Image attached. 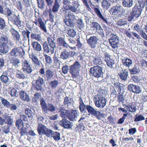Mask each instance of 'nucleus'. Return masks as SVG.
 <instances>
[{
    "label": "nucleus",
    "instance_id": "obj_30",
    "mask_svg": "<svg viewBox=\"0 0 147 147\" xmlns=\"http://www.w3.org/2000/svg\"><path fill=\"white\" fill-rule=\"evenodd\" d=\"M10 61L12 63V66L15 67L16 68H18L20 66L21 62L18 58L13 57L11 59Z\"/></svg>",
    "mask_w": 147,
    "mask_h": 147
},
{
    "label": "nucleus",
    "instance_id": "obj_39",
    "mask_svg": "<svg viewBox=\"0 0 147 147\" xmlns=\"http://www.w3.org/2000/svg\"><path fill=\"white\" fill-rule=\"evenodd\" d=\"M0 100L2 104L3 105V106L6 108L9 109V107L10 106L11 104L10 102L8 101L7 99H6L2 97H0Z\"/></svg>",
    "mask_w": 147,
    "mask_h": 147
},
{
    "label": "nucleus",
    "instance_id": "obj_55",
    "mask_svg": "<svg viewBox=\"0 0 147 147\" xmlns=\"http://www.w3.org/2000/svg\"><path fill=\"white\" fill-rule=\"evenodd\" d=\"M9 125H5L2 127V131L5 134H8L10 132V126Z\"/></svg>",
    "mask_w": 147,
    "mask_h": 147
},
{
    "label": "nucleus",
    "instance_id": "obj_1",
    "mask_svg": "<svg viewBox=\"0 0 147 147\" xmlns=\"http://www.w3.org/2000/svg\"><path fill=\"white\" fill-rule=\"evenodd\" d=\"M63 7L65 8H67L72 12L76 13L78 12V8L80 5L76 1H73L72 2L71 5L69 0H63Z\"/></svg>",
    "mask_w": 147,
    "mask_h": 147
},
{
    "label": "nucleus",
    "instance_id": "obj_46",
    "mask_svg": "<svg viewBox=\"0 0 147 147\" xmlns=\"http://www.w3.org/2000/svg\"><path fill=\"white\" fill-rule=\"evenodd\" d=\"M47 40L48 42L47 43L48 45L50 46V47H53L54 49H55L56 47V44L54 40L49 37H48L47 38Z\"/></svg>",
    "mask_w": 147,
    "mask_h": 147
},
{
    "label": "nucleus",
    "instance_id": "obj_37",
    "mask_svg": "<svg viewBox=\"0 0 147 147\" xmlns=\"http://www.w3.org/2000/svg\"><path fill=\"white\" fill-rule=\"evenodd\" d=\"M32 45L34 49L37 51H40L42 50V49L41 45L36 41L32 42Z\"/></svg>",
    "mask_w": 147,
    "mask_h": 147
},
{
    "label": "nucleus",
    "instance_id": "obj_29",
    "mask_svg": "<svg viewBox=\"0 0 147 147\" xmlns=\"http://www.w3.org/2000/svg\"><path fill=\"white\" fill-rule=\"evenodd\" d=\"M8 39L7 35L5 33H3L0 35V43L1 44H8Z\"/></svg>",
    "mask_w": 147,
    "mask_h": 147
},
{
    "label": "nucleus",
    "instance_id": "obj_40",
    "mask_svg": "<svg viewBox=\"0 0 147 147\" xmlns=\"http://www.w3.org/2000/svg\"><path fill=\"white\" fill-rule=\"evenodd\" d=\"M0 29L4 32V31H7L8 29L6 27L5 22L3 19L0 17Z\"/></svg>",
    "mask_w": 147,
    "mask_h": 147
},
{
    "label": "nucleus",
    "instance_id": "obj_28",
    "mask_svg": "<svg viewBox=\"0 0 147 147\" xmlns=\"http://www.w3.org/2000/svg\"><path fill=\"white\" fill-rule=\"evenodd\" d=\"M58 111L60 113V117L64 118H65L67 117H68L70 111L69 110L65 109L61 107L59 108Z\"/></svg>",
    "mask_w": 147,
    "mask_h": 147
},
{
    "label": "nucleus",
    "instance_id": "obj_57",
    "mask_svg": "<svg viewBox=\"0 0 147 147\" xmlns=\"http://www.w3.org/2000/svg\"><path fill=\"white\" fill-rule=\"evenodd\" d=\"M93 116H95L98 119H101L103 117V114L98 111H96Z\"/></svg>",
    "mask_w": 147,
    "mask_h": 147
},
{
    "label": "nucleus",
    "instance_id": "obj_8",
    "mask_svg": "<svg viewBox=\"0 0 147 147\" xmlns=\"http://www.w3.org/2000/svg\"><path fill=\"white\" fill-rule=\"evenodd\" d=\"M111 38L109 39V42L113 48H117L119 45V38L115 34H111Z\"/></svg>",
    "mask_w": 147,
    "mask_h": 147
},
{
    "label": "nucleus",
    "instance_id": "obj_15",
    "mask_svg": "<svg viewBox=\"0 0 147 147\" xmlns=\"http://www.w3.org/2000/svg\"><path fill=\"white\" fill-rule=\"evenodd\" d=\"M47 128V127L44 125L40 123H38L37 131L39 135L42 136L45 135Z\"/></svg>",
    "mask_w": 147,
    "mask_h": 147
},
{
    "label": "nucleus",
    "instance_id": "obj_26",
    "mask_svg": "<svg viewBox=\"0 0 147 147\" xmlns=\"http://www.w3.org/2000/svg\"><path fill=\"white\" fill-rule=\"evenodd\" d=\"M61 5V2L60 0H55L51 9L52 12L54 13L57 12L60 9Z\"/></svg>",
    "mask_w": 147,
    "mask_h": 147
},
{
    "label": "nucleus",
    "instance_id": "obj_36",
    "mask_svg": "<svg viewBox=\"0 0 147 147\" xmlns=\"http://www.w3.org/2000/svg\"><path fill=\"white\" fill-rule=\"evenodd\" d=\"M38 21L39 23L38 26L45 32L47 33V31L46 27L44 22L42 21V19L40 18H38Z\"/></svg>",
    "mask_w": 147,
    "mask_h": 147
},
{
    "label": "nucleus",
    "instance_id": "obj_61",
    "mask_svg": "<svg viewBox=\"0 0 147 147\" xmlns=\"http://www.w3.org/2000/svg\"><path fill=\"white\" fill-rule=\"evenodd\" d=\"M66 18L68 19L74 20L75 18V16L72 12L69 11L68 12L67 15L65 17V18Z\"/></svg>",
    "mask_w": 147,
    "mask_h": 147
},
{
    "label": "nucleus",
    "instance_id": "obj_54",
    "mask_svg": "<svg viewBox=\"0 0 147 147\" xmlns=\"http://www.w3.org/2000/svg\"><path fill=\"white\" fill-rule=\"evenodd\" d=\"M25 114L28 115L29 118L32 117L34 115V113L32 111L28 108H26L25 110Z\"/></svg>",
    "mask_w": 147,
    "mask_h": 147
},
{
    "label": "nucleus",
    "instance_id": "obj_45",
    "mask_svg": "<svg viewBox=\"0 0 147 147\" xmlns=\"http://www.w3.org/2000/svg\"><path fill=\"white\" fill-rule=\"evenodd\" d=\"M79 100L80 101L79 109L80 111L81 112H83L86 111L87 109L86 105H85L84 104L81 98H80Z\"/></svg>",
    "mask_w": 147,
    "mask_h": 147
},
{
    "label": "nucleus",
    "instance_id": "obj_25",
    "mask_svg": "<svg viewBox=\"0 0 147 147\" xmlns=\"http://www.w3.org/2000/svg\"><path fill=\"white\" fill-rule=\"evenodd\" d=\"M142 8H138V6H135L132 9L131 12L130 14L133 15L136 18L138 17L141 14L142 11Z\"/></svg>",
    "mask_w": 147,
    "mask_h": 147
},
{
    "label": "nucleus",
    "instance_id": "obj_10",
    "mask_svg": "<svg viewBox=\"0 0 147 147\" xmlns=\"http://www.w3.org/2000/svg\"><path fill=\"white\" fill-rule=\"evenodd\" d=\"M88 44L92 48H94L96 47L98 43V38L96 36H90L89 38L86 37Z\"/></svg>",
    "mask_w": 147,
    "mask_h": 147
},
{
    "label": "nucleus",
    "instance_id": "obj_16",
    "mask_svg": "<svg viewBox=\"0 0 147 147\" xmlns=\"http://www.w3.org/2000/svg\"><path fill=\"white\" fill-rule=\"evenodd\" d=\"M44 51L47 53H51V54L54 53L55 49L48 45L47 42H44L42 44Z\"/></svg>",
    "mask_w": 147,
    "mask_h": 147
},
{
    "label": "nucleus",
    "instance_id": "obj_5",
    "mask_svg": "<svg viewBox=\"0 0 147 147\" xmlns=\"http://www.w3.org/2000/svg\"><path fill=\"white\" fill-rule=\"evenodd\" d=\"M80 65L78 61H76L74 64L70 66V73L73 78H76L78 75Z\"/></svg>",
    "mask_w": 147,
    "mask_h": 147
},
{
    "label": "nucleus",
    "instance_id": "obj_33",
    "mask_svg": "<svg viewBox=\"0 0 147 147\" xmlns=\"http://www.w3.org/2000/svg\"><path fill=\"white\" fill-rule=\"evenodd\" d=\"M123 65L126 67L129 68L132 64V61L126 57L124 58L122 60Z\"/></svg>",
    "mask_w": 147,
    "mask_h": 147
},
{
    "label": "nucleus",
    "instance_id": "obj_7",
    "mask_svg": "<svg viewBox=\"0 0 147 147\" xmlns=\"http://www.w3.org/2000/svg\"><path fill=\"white\" fill-rule=\"evenodd\" d=\"M22 69L24 73L26 74H30L32 72V69L29 61L25 59L22 60Z\"/></svg>",
    "mask_w": 147,
    "mask_h": 147
},
{
    "label": "nucleus",
    "instance_id": "obj_3",
    "mask_svg": "<svg viewBox=\"0 0 147 147\" xmlns=\"http://www.w3.org/2000/svg\"><path fill=\"white\" fill-rule=\"evenodd\" d=\"M8 76L11 78L13 77V72L10 71L9 69L3 71L2 75L0 76V80L5 84H9L11 81Z\"/></svg>",
    "mask_w": 147,
    "mask_h": 147
},
{
    "label": "nucleus",
    "instance_id": "obj_51",
    "mask_svg": "<svg viewBox=\"0 0 147 147\" xmlns=\"http://www.w3.org/2000/svg\"><path fill=\"white\" fill-rule=\"evenodd\" d=\"M16 76V77L20 79H24L26 78L25 75L20 71L17 70Z\"/></svg>",
    "mask_w": 147,
    "mask_h": 147
},
{
    "label": "nucleus",
    "instance_id": "obj_63",
    "mask_svg": "<svg viewBox=\"0 0 147 147\" xmlns=\"http://www.w3.org/2000/svg\"><path fill=\"white\" fill-rule=\"evenodd\" d=\"M9 94L12 97H17L18 96V92L17 90L14 88L11 89Z\"/></svg>",
    "mask_w": 147,
    "mask_h": 147
},
{
    "label": "nucleus",
    "instance_id": "obj_48",
    "mask_svg": "<svg viewBox=\"0 0 147 147\" xmlns=\"http://www.w3.org/2000/svg\"><path fill=\"white\" fill-rule=\"evenodd\" d=\"M30 33V31L28 30L23 31L22 32V35L23 36V40H27L28 39L29 40V34Z\"/></svg>",
    "mask_w": 147,
    "mask_h": 147
},
{
    "label": "nucleus",
    "instance_id": "obj_60",
    "mask_svg": "<svg viewBox=\"0 0 147 147\" xmlns=\"http://www.w3.org/2000/svg\"><path fill=\"white\" fill-rule=\"evenodd\" d=\"M72 101V100L71 98L68 97H66L65 98L63 104L64 105H71Z\"/></svg>",
    "mask_w": 147,
    "mask_h": 147
},
{
    "label": "nucleus",
    "instance_id": "obj_4",
    "mask_svg": "<svg viewBox=\"0 0 147 147\" xmlns=\"http://www.w3.org/2000/svg\"><path fill=\"white\" fill-rule=\"evenodd\" d=\"M90 72L92 76L97 78L103 76V73L102 69L98 66L91 67L90 70Z\"/></svg>",
    "mask_w": 147,
    "mask_h": 147
},
{
    "label": "nucleus",
    "instance_id": "obj_9",
    "mask_svg": "<svg viewBox=\"0 0 147 147\" xmlns=\"http://www.w3.org/2000/svg\"><path fill=\"white\" fill-rule=\"evenodd\" d=\"M43 78L40 76L36 80H34L32 82V84L35 87V89L38 91H42V86L44 83Z\"/></svg>",
    "mask_w": 147,
    "mask_h": 147
},
{
    "label": "nucleus",
    "instance_id": "obj_21",
    "mask_svg": "<svg viewBox=\"0 0 147 147\" xmlns=\"http://www.w3.org/2000/svg\"><path fill=\"white\" fill-rule=\"evenodd\" d=\"M22 49L21 47H14L10 52V54L12 56L18 57L22 54Z\"/></svg>",
    "mask_w": 147,
    "mask_h": 147
},
{
    "label": "nucleus",
    "instance_id": "obj_24",
    "mask_svg": "<svg viewBox=\"0 0 147 147\" xmlns=\"http://www.w3.org/2000/svg\"><path fill=\"white\" fill-rule=\"evenodd\" d=\"M93 26L95 28L96 32L100 34L102 36H104V33L103 29L100 25L96 22H93L92 23Z\"/></svg>",
    "mask_w": 147,
    "mask_h": 147
},
{
    "label": "nucleus",
    "instance_id": "obj_34",
    "mask_svg": "<svg viewBox=\"0 0 147 147\" xmlns=\"http://www.w3.org/2000/svg\"><path fill=\"white\" fill-rule=\"evenodd\" d=\"M133 4V0H123L122 2L123 6L125 7H131Z\"/></svg>",
    "mask_w": 147,
    "mask_h": 147
},
{
    "label": "nucleus",
    "instance_id": "obj_44",
    "mask_svg": "<svg viewBox=\"0 0 147 147\" xmlns=\"http://www.w3.org/2000/svg\"><path fill=\"white\" fill-rule=\"evenodd\" d=\"M59 84V82L57 80H53L51 81L49 83V86L53 89H55Z\"/></svg>",
    "mask_w": 147,
    "mask_h": 147
},
{
    "label": "nucleus",
    "instance_id": "obj_59",
    "mask_svg": "<svg viewBox=\"0 0 147 147\" xmlns=\"http://www.w3.org/2000/svg\"><path fill=\"white\" fill-rule=\"evenodd\" d=\"M126 107L127 110L132 113L135 112L137 110V108L134 106L129 105L127 106Z\"/></svg>",
    "mask_w": 147,
    "mask_h": 147
},
{
    "label": "nucleus",
    "instance_id": "obj_11",
    "mask_svg": "<svg viewBox=\"0 0 147 147\" xmlns=\"http://www.w3.org/2000/svg\"><path fill=\"white\" fill-rule=\"evenodd\" d=\"M123 9V7L120 4L117 3L115 6L112 7L109 10L110 13L114 15L118 14Z\"/></svg>",
    "mask_w": 147,
    "mask_h": 147
},
{
    "label": "nucleus",
    "instance_id": "obj_62",
    "mask_svg": "<svg viewBox=\"0 0 147 147\" xmlns=\"http://www.w3.org/2000/svg\"><path fill=\"white\" fill-rule=\"evenodd\" d=\"M117 24L119 26H124L127 24V21L125 19L119 20L117 23Z\"/></svg>",
    "mask_w": 147,
    "mask_h": 147
},
{
    "label": "nucleus",
    "instance_id": "obj_18",
    "mask_svg": "<svg viewBox=\"0 0 147 147\" xmlns=\"http://www.w3.org/2000/svg\"><path fill=\"white\" fill-rule=\"evenodd\" d=\"M79 116L78 111L77 110H74L71 112H69L67 118L71 121H76Z\"/></svg>",
    "mask_w": 147,
    "mask_h": 147
},
{
    "label": "nucleus",
    "instance_id": "obj_58",
    "mask_svg": "<svg viewBox=\"0 0 147 147\" xmlns=\"http://www.w3.org/2000/svg\"><path fill=\"white\" fill-rule=\"evenodd\" d=\"M76 34L75 30L73 28H70L67 31V34L70 37H74L76 35Z\"/></svg>",
    "mask_w": 147,
    "mask_h": 147
},
{
    "label": "nucleus",
    "instance_id": "obj_56",
    "mask_svg": "<svg viewBox=\"0 0 147 147\" xmlns=\"http://www.w3.org/2000/svg\"><path fill=\"white\" fill-rule=\"evenodd\" d=\"M108 0H103L102 2V6L104 8L107 9L109 8L111 4L108 2Z\"/></svg>",
    "mask_w": 147,
    "mask_h": 147
},
{
    "label": "nucleus",
    "instance_id": "obj_50",
    "mask_svg": "<svg viewBox=\"0 0 147 147\" xmlns=\"http://www.w3.org/2000/svg\"><path fill=\"white\" fill-rule=\"evenodd\" d=\"M38 7L40 9H44L45 6L44 0H37Z\"/></svg>",
    "mask_w": 147,
    "mask_h": 147
},
{
    "label": "nucleus",
    "instance_id": "obj_52",
    "mask_svg": "<svg viewBox=\"0 0 147 147\" xmlns=\"http://www.w3.org/2000/svg\"><path fill=\"white\" fill-rule=\"evenodd\" d=\"M40 104L41 106L42 111L43 112L46 109L47 105L46 102L43 98H41L40 100Z\"/></svg>",
    "mask_w": 147,
    "mask_h": 147
},
{
    "label": "nucleus",
    "instance_id": "obj_53",
    "mask_svg": "<svg viewBox=\"0 0 147 147\" xmlns=\"http://www.w3.org/2000/svg\"><path fill=\"white\" fill-rule=\"evenodd\" d=\"M77 22L78 26L80 29H82L84 28V23L82 19H78L77 20Z\"/></svg>",
    "mask_w": 147,
    "mask_h": 147
},
{
    "label": "nucleus",
    "instance_id": "obj_14",
    "mask_svg": "<svg viewBox=\"0 0 147 147\" xmlns=\"http://www.w3.org/2000/svg\"><path fill=\"white\" fill-rule=\"evenodd\" d=\"M127 88L130 92L136 94L139 93L142 90L139 86L133 84L129 85Z\"/></svg>",
    "mask_w": 147,
    "mask_h": 147
},
{
    "label": "nucleus",
    "instance_id": "obj_20",
    "mask_svg": "<svg viewBox=\"0 0 147 147\" xmlns=\"http://www.w3.org/2000/svg\"><path fill=\"white\" fill-rule=\"evenodd\" d=\"M19 95L20 99L23 101L29 102L30 101L29 94L24 91H20L19 92Z\"/></svg>",
    "mask_w": 147,
    "mask_h": 147
},
{
    "label": "nucleus",
    "instance_id": "obj_64",
    "mask_svg": "<svg viewBox=\"0 0 147 147\" xmlns=\"http://www.w3.org/2000/svg\"><path fill=\"white\" fill-rule=\"evenodd\" d=\"M32 60L34 63L36 65L39 66L41 63V62L38 60L37 57H32Z\"/></svg>",
    "mask_w": 147,
    "mask_h": 147
},
{
    "label": "nucleus",
    "instance_id": "obj_32",
    "mask_svg": "<svg viewBox=\"0 0 147 147\" xmlns=\"http://www.w3.org/2000/svg\"><path fill=\"white\" fill-rule=\"evenodd\" d=\"M9 49V47L8 44L0 45V53H2L5 54L7 53Z\"/></svg>",
    "mask_w": 147,
    "mask_h": 147
},
{
    "label": "nucleus",
    "instance_id": "obj_42",
    "mask_svg": "<svg viewBox=\"0 0 147 147\" xmlns=\"http://www.w3.org/2000/svg\"><path fill=\"white\" fill-rule=\"evenodd\" d=\"M14 13H15V11L11 10V8L8 7H7L4 9V14L7 16V18L12 15Z\"/></svg>",
    "mask_w": 147,
    "mask_h": 147
},
{
    "label": "nucleus",
    "instance_id": "obj_12",
    "mask_svg": "<svg viewBox=\"0 0 147 147\" xmlns=\"http://www.w3.org/2000/svg\"><path fill=\"white\" fill-rule=\"evenodd\" d=\"M7 18L9 23L11 22L18 26L20 24V20L16 16L15 13Z\"/></svg>",
    "mask_w": 147,
    "mask_h": 147
},
{
    "label": "nucleus",
    "instance_id": "obj_27",
    "mask_svg": "<svg viewBox=\"0 0 147 147\" xmlns=\"http://www.w3.org/2000/svg\"><path fill=\"white\" fill-rule=\"evenodd\" d=\"M54 75V71L51 69H47L45 71V78L47 81L51 80Z\"/></svg>",
    "mask_w": 147,
    "mask_h": 147
},
{
    "label": "nucleus",
    "instance_id": "obj_19",
    "mask_svg": "<svg viewBox=\"0 0 147 147\" xmlns=\"http://www.w3.org/2000/svg\"><path fill=\"white\" fill-rule=\"evenodd\" d=\"M94 11L98 16V17L104 22L107 24L108 25H109L110 23L108 21L107 19H106V17L103 15V14H102L100 11V10L98 8L96 7L94 8Z\"/></svg>",
    "mask_w": 147,
    "mask_h": 147
},
{
    "label": "nucleus",
    "instance_id": "obj_17",
    "mask_svg": "<svg viewBox=\"0 0 147 147\" xmlns=\"http://www.w3.org/2000/svg\"><path fill=\"white\" fill-rule=\"evenodd\" d=\"M57 41L59 45L60 46H62L64 48L68 49V48L70 47L72 49H76V47H75L74 48L70 47L69 45L65 41L64 38H59L57 39Z\"/></svg>",
    "mask_w": 147,
    "mask_h": 147
},
{
    "label": "nucleus",
    "instance_id": "obj_6",
    "mask_svg": "<svg viewBox=\"0 0 147 147\" xmlns=\"http://www.w3.org/2000/svg\"><path fill=\"white\" fill-rule=\"evenodd\" d=\"M75 54V52L70 51L68 49L64 48L61 52L60 57L63 60H66L69 58L73 57Z\"/></svg>",
    "mask_w": 147,
    "mask_h": 147
},
{
    "label": "nucleus",
    "instance_id": "obj_22",
    "mask_svg": "<svg viewBox=\"0 0 147 147\" xmlns=\"http://www.w3.org/2000/svg\"><path fill=\"white\" fill-rule=\"evenodd\" d=\"M57 109V107L53 104L49 103L47 104V106L44 112L45 114H47L49 112L53 113Z\"/></svg>",
    "mask_w": 147,
    "mask_h": 147
},
{
    "label": "nucleus",
    "instance_id": "obj_31",
    "mask_svg": "<svg viewBox=\"0 0 147 147\" xmlns=\"http://www.w3.org/2000/svg\"><path fill=\"white\" fill-rule=\"evenodd\" d=\"M129 72L126 69L122 70L120 72L119 77L121 79L124 81H126L128 76Z\"/></svg>",
    "mask_w": 147,
    "mask_h": 147
},
{
    "label": "nucleus",
    "instance_id": "obj_43",
    "mask_svg": "<svg viewBox=\"0 0 147 147\" xmlns=\"http://www.w3.org/2000/svg\"><path fill=\"white\" fill-rule=\"evenodd\" d=\"M16 125L19 129H22L24 128V123L21 119H19L16 121Z\"/></svg>",
    "mask_w": 147,
    "mask_h": 147
},
{
    "label": "nucleus",
    "instance_id": "obj_38",
    "mask_svg": "<svg viewBox=\"0 0 147 147\" xmlns=\"http://www.w3.org/2000/svg\"><path fill=\"white\" fill-rule=\"evenodd\" d=\"M63 22L67 26L73 27L75 26V24L74 20L68 19L66 18L64 19Z\"/></svg>",
    "mask_w": 147,
    "mask_h": 147
},
{
    "label": "nucleus",
    "instance_id": "obj_49",
    "mask_svg": "<svg viewBox=\"0 0 147 147\" xmlns=\"http://www.w3.org/2000/svg\"><path fill=\"white\" fill-rule=\"evenodd\" d=\"M86 108L88 112L93 115L96 111L94 108L89 105H86Z\"/></svg>",
    "mask_w": 147,
    "mask_h": 147
},
{
    "label": "nucleus",
    "instance_id": "obj_23",
    "mask_svg": "<svg viewBox=\"0 0 147 147\" xmlns=\"http://www.w3.org/2000/svg\"><path fill=\"white\" fill-rule=\"evenodd\" d=\"M59 125L65 128L69 129L71 128L73 123L67 120H62L59 123Z\"/></svg>",
    "mask_w": 147,
    "mask_h": 147
},
{
    "label": "nucleus",
    "instance_id": "obj_2",
    "mask_svg": "<svg viewBox=\"0 0 147 147\" xmlns=\"http://www.w3.org/2000/svg\"><path fill=\"white\" fill-rule=\"evenodd\" d=\"M94 101L96 106L100 109H102L106 104L107 100L105 97L99 93L95 97Z\"/></svg>",
    "mask_w": 147,
    "mask_h": 147
},
{
    "label": "nucleus",
    "instance_id": "obj_13",
    "mask_svg": "<svg viewBox=\"0 0 147 147\" xmlns=\"http://www.w3.org/2000/svg\"><path fill=\"white\" fill-rule=\"evenodd\" d=\"M2 117L4 119V123L10 126L13 123V119L11 116H9V114L6 113H2Z\"/></svg>",
    "mask_w": 147,
    "mask_h": 147
},
{
    "label": "nucleus",
    "instance_id": "obj_35",
    "mask_svg": "<svg viewBox=\"0 0 147 147\" xmlns=\"http://www.w3.org/2000/svg\"><path fill=\"white\" fill-rule=\"evenodd\" d=\"M111 84L113 87L117 90H120L122 86V84L117 81H115V79H112L111 80Z\"/></svg>",
    "mask_w": 147,
    "mask_h": 147
},
{
    "label": "nucleus",
    "instance_id": "obj_47",
    "mask_svg": "<svg viewBox=\"0 0 147 147\" xmlns=\"http://www.w3.org/2000/svg\"><path fill=\"white\" fill-rule=\"evenodd\" d=\"M93 60V63L95 65H100L102 63V61L100 57L98 56H95Z\"/></svg>",
    "mask_w": 147,
    "mask_h": 147
},
{
    "label": "nucleus",
    "instance_id": "obj_41",
    "mask_svg": "<svg viewBox=\"0 0 147 147\" xmlns=\"http://www.w3.org/2000/svg\"><path fill=\"white\" fill-rule=\"evenodd\" d=\"M41 98H42L41 96V95L40 93H36L34 95L33 97L32 101L33 102L36 103L38 102L39 100H40Z\"/></svg>",
    "mask_w": 147,
    "mask_h": 147
}]
</instances>
